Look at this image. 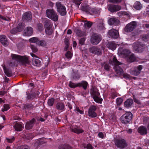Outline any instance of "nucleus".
I'll return each instance as SVG.
<instances>
[{
    "mask_svg": "<svg viewBox=\"0 0 149 149\" xmlns=\"http://www.w3.org/2000/svg\"><path fill=\"white\" fill-rule=\"evenodd\" d=\"M93 23L92 22L90 21H87L84 23V25L85 27L87 26L88 28H90L91 26Z\"/></svg>",
    "mask_w": 149,
    "mask_h": 149,
    "instance_id": "de8ad7c7",
    "label": "nucleus"
},
{
    "mask_svg": "<svg viewBox=\"0 0 149 149\" xmlns=\"http://www.w3.org/2000/svg\"><path fill=\"white\" fill-rule=\"evenodd\" d=\"M45 31L46 33L48 35H51L52 33V27L51 28H45Z\"/></svg>",
    "mask_w": 149,
    "mask_h": 149,
    "instance_id": "58836bf2",
    "label": "nucleus"
},
{
    "mask_svg": "<svg viewBox=\"0 0 149 149\" xmlns=\"http://www.w3.org/2000/svg\"><path fill=\"white\" fill-rule=\"evenodd\" d=\"M143 67L141 65H139L137 67L134 68V69L130 71V73L134 75L137 76L139 74L141 71Z\"/></svg>",
    "mask_w": 149,
    "mask_h": 149,
    "instance_id": "f3484780",
    "label": "nucleus"
},
{
    "mask_svg": "<svg viewBox=\"0 0 149 149\" xmlns=\"http://www.w3.org/2000/svg\"><path fill=\"white\" fill-rule=\"evenodd\" d=\"M56 108L59 110H63L64 108V105L63 103H58L56 105Z\"/></svg>",
    "mask_w": 149,
    "mask_h": 149,
    "instance_id": "f704fd0d",
    "label": "nucleus"
},
{
    "mask_svg": "<svg viewBox=\"0 0 149 149\" xmlns=\"http://www.w3.org/2000/svg\"><path fill=\"white\" fill-rule=\"evenodd\" d=\"M32 64L36 66L39 67L41 65V61L38 59V58H33L32 61Z\"/></svg>",
    "mask_w": 149,
    "mask_h": 149,
    "instance_id": "b1692460",
    "label": "nucleus"
},
{
    "mask_svg": "<svg viewBox=\"0 0 149 149\" xmlns=\"http://www.w3.org/2000/svg\"><path fill=\"white\" fill-rule=\"evenodd\" d=\"M137 24L135 21H132L127 24L124 28V31L126 32L132 31L136 28Z\"/></svg>",
    "mask_w": 149,
    "mask_h": 149,
    "instance_id": "6e6552de",
    "label": "nucleus"
},
{
    "mask_svg": "<svg viewBox=\"0 0 149 149\" xmlns=\"http://www.w3.org/2000/svg\"><path fill=\"white\" fill-rule=\"evenodd\" d=\"M71 130L72 132L78 134L83 132L84 131L82 129H80L78 127L72 129Z\"/></svg>",
    "mask_w": 149,
    "mask_h": 149,
    "instance_id": "473e14b6",
    "label": "nucleus"
},
{
    "mask_svg": "<svg viewBox=\"0 0 149 149\" xmlns=\"http://www.w3.org/2000/svg\"><path fill=\"white\" fill-rule=\"evenodd\" d=\"M66 57L68 58H71L72 57L71 52L70 51H68L65 54Z\"/></svg>",
    "mask_w": 149,
    "mask_h": 149,
    "instance_id": "6e6d98bb",
    "label": "nucleus"
},
{
    "mask_svg": "<svg viewBox=\"0 0 149 149\" xmlns=\"http://www.w3.org/2000/svg\"><path fill=\"white\" fill-rule=\"evenodd\" d=\"M123 99L120 98H119L117 99L116 100L117 105H120L122 103Z\"/></svg>",
    "mask_w": 149,
    "mask_h": 149,
    "instance_id": "3c124183",
    "label": "nucleus"
},
{
    "mask_svg": "<svg viewBox=\"0 0 149 149\" xmlns=\"http://www.w3.org/2000/svg\"><path fill=\"white\" fill-rule=\"evenodd\" d=\"M0 42L3 45L7 46L8 42L5 36L3 35H0Z\"/></svg>",
    "mask_w": 149,
    "mask_h": 149,
    "instance_id": "5701e85b",
    "label": "nucleus"
},
{
    "mask_svg": "<svg viewBox=\"0 0 149 149\" xmlns=\"http://www.w3.org/2000/svg\"><path fill=\"white\" fill-rule=\"evenodd\" d=\"M5 74L8 77H10L13 75L11 70L9 68H6L5 66L3 67Z\"/></svg>",
    "mask_w": 149,
    "mask_h": 149,
    "instance_id": "cd10ccee",
    "label": "nucleus"
},
{
    "mask_svg": "<svg viewBox=\"0 0 149 149\" xmlns=\"http://www.w3.org/2000/svg\"><path fill=\"white\" fill-rule=\"evenodd\" d=\"M89 50L90 53L98 56L101 55L102 53V49L97 46H92L89 49Z\"/></svg>",
    "mask_w": 149,
    "mask_h": 149,
    "instance_id": "9d476101",
    "label": "nucleus"
},
{
    "mask_svg": "<svg viewBox=\"0 0 149 149\" xmlns=\"http://www.w3.org/2000/svg\"><path fill=\"white\" fill-rule=\"evenodd\" d=\"M37 45L44 47L46 45V43L44 40L40 41L39 40L37 42Z\"/></svg>",
    "mask_w": 149,
    "mask_h": 149,
    "instance_id": "c03bdc74",
    "label": "nucleus"
},
{
    "mask_svg": "<svg viewBox=\"0 0 149 149\" xmlns=\"http://www.w3.org/2000/svg\"><path fill=\"white\" fill-rule=\"evenodd\" d=\"M29 41L30 42L33 43H36L37 45V42L39 41V40L36 37H33L30 38L29 39Z\"/></svg>",
    "mask_w": 149,
    "mask_h": 149,
    "instance_id": "49530a36",
    "label": "nucleus"
},
{
    "mask_svg": "<svg viewBox=\"0 0 149 149\" xmlns=\"http://www.w3.org/2000/svg\"><path fill=\"white\" fill-rule=\"evenodd\" d=\"M22 19L26 21H31L32 19V15L30 13L26 12L23 15Z\"/></svg>",
    "mask_w": 149,
    "mask_h": 149,
    "instance_id": "6ab92c4d",
    "label": "nucleus"
},
{
    "mask_svg": "<svg viewBox=\"0 0 149 149\" xmlns=\"http://www.w3.org/2000/svg\"><path fill=\"white\" fill-rule=\"evenodd\" d=\"M97 27L99 29H102L104 27L103 23L102 22L100 23L97 25Z\"/></svg>",
    "mask_w": 149,
    "mask_h": 149,
    "instance_id": "5fc2aeb1",
    "label": "nucleus"
},
{
    "mask_svg": "<svg viewBox=\"0 0 149 149\" xmlns=\"http://www.w3.org/2000/svg\"><path fill=\"white\" fill-rule=\"evenodd\" d=\"M31 48L33 52L35 53L37 52L38 49L37 47L33 44L31 45Z\"/></svg>",
    "mask_w": 149,
    "mask_h": 149,
    "instance_id": "8fccbe9b",
    "label": "nucleus"
},
{
    "mask_svg": "<svg viewBox=\"0 0 149 149\" xmlns=\"http://www.w3.org/2000/svg\"><path fill=\"white\" fill-rule=\"evenodd\" d=\"M97 13V11L95 9H90V13H89V14L92 15V13L96 14Z\"/></svg>",
    "mask_w": 149,
    "mask_h": 149,
    "instance_id": "e2e57ef3",
    "label": "nucleus"
},
{
    "mask_svg": "<svg viewBox=\"0 0 149 149\" xmlns=\"http://www.w3.org/2000/svg\"><path fill=\"white\" fill-rule=\"evenodd\" d=\"M85 40V38L83 37L81 38L79 41V44L81 45H83L84 44Z\"/></svg>",
    "mask_w": 149,
    "mask_h": 149,
    "instance_id": "4d7b16f0",
    "label": "nucleus"
},
{
    "mask_svg": "<svg viewBox=\"0 0 149 149\" xmlns=\"http://www.w3.org/2000/svg\"><path fill=\"white\" fill-rule=\"evenodd\" d=\"M24 44L22 42H20L17 44V47L19 49H22L24 47Z\"/></svg>",
    "mask_w": 149,
    "mask_h": 149,
    "instance_id": "603ef678",
    "label": "nucleus"
},
{
    "mask_svg": "<svg viewBox=\"0 0 149 149\" xmlns=\"http://www.w3.org/2000/svg\"><path fill=\"white\" fill-rule=\"evenodd\" d=\"M109 10L111 13H113L118 11L121 9V6L117 5L109 4L107 6Z\"/></svg>",
    "mask_w": 149,
    "mask_h": 149,
    "instance_id": "ddd939ff",
    "label": "nucleus"
},
{
    "mask_svg": "<svg viewBox=\"0 0 149 149\" xmlns=\"http://www.w3.org/2000/svg\"><path fill=\"white\" fill-rule=\"evenodd\" d=\"M47 16L54 21H57L58 16L53 9H47L46 10Z\"/></svg>",
    "mask_w": 149,
    "mask_h": 149,
    "instance_id": "423d86ee",
    "label": "nucleus"
},
{
    "mask_svg": "<svg viewBox=\"0 0 149 149\" xmlns=\"http://www.w3.org/2000/svg\"><path fill=\"white\" fill-rule=\"evenodd\" d=\"M117 14L119 17L123 15H126L128 17H130V15L127 12L125 11H120L117 13Z\"/></svg>",
    "mask_w": 149,
    "mask_h": 149,
    "instance_id": "ea45409f",
    "label": "nucleus"
},
{
    "mask_svg": "<svg viewBox=\"0 0 149 149\" xmlns=\"http://www.w3.org/2000/svg\"><path fill=\"white\" fill-rule=\"evenodd\" d=\"M134 8L137 10H140L142 8L141 4L138 1L136 2L134 5Z\"/></svg>",
    "mask_w": 149,
    "mask_h": 149,
    "instance_id": "e433bc0d",
    "label": "nucleus"
},
{
    "mask_svg": "<svg viewBox=\"0 0 149 149\" xmlns=\"http://www.w3.org/2000/svg\"><path fill=\"white\" fill-rule=\"evenodd\" d=\"M14 139H15L14 138V137H13V138L11 139L6 138L7 141L10 143H12Z\"/></svg>",
    "mask_w": 149,
    "mask_h": 149,
    "instance_id": "69168bd1",
    "label": "nucleus"
},
{
    "mask_svg": "<svg viewBox=\"0 0 149 149\" xmlns=\"http://www.w3.org/2000/svg\"><path fill=\"white\" fill-rule=\"evenodd\" d=\"M59 149H72V148L68 145L62 144L59 146Z\"/></svg>",
    "mask_w": 149,
    "mask_h": 149,
    "instance_id": "72a5a7b5",
    "label": "nucleus"
},
{
    "mask_svg": "<svg viewBox=\"0 0 149 149\" xmlns=\"http://www.w3.org/2000/svg\"><path fill=\"white\" fill-rule=\"evenodd\" d=\"M130 53V52L128 50L122 48H119L118 50V55L123 57L128 56Z\"/></svg>",
    "mask_w": 149,
    "mask_h": 149,
    "instance_id": "f8f14e48",
    "label": "nucleus"
},
{
    "mask_svg": "<svg viewBox=\"0 0 149 149\" xmlns=\"http://www.w3.org/2000/svg\"><path fill=\"white\" fill-rule=\"evenodd\" d=\"M108 34L111 38L114 39H116L119 36L118 31L115 29L109 30Z\"/></svg>",
    "mask_w": 149,
    "mask_h": 149,
    "instance_id": "2eb2a0df",
    "label": "nucleus"
},
{
    "mask_svg": "<svg viewBox=\"0 0 149 149\" xmlns=\"http://www.w3.org/2000/svg\"><path fill=\"white\" fill-rule=\"evenodd\" d=\"M38 29L40 31H42L43 29V26L42 24L39 23L38 24Z\"/></svg>",
    "mask_w": 149,
    "mask_h": 149,
    "instance_id": "864d4df0",
    "label": "nucleus"
},
{
    "mask_svg": "<svg viewBox=\"0 0 149 149\" xmlns=\"http://www.w3.org/2000/svg\"><path fill=\"white\" fill-rule=\"evenodd\" d=\"M101 65L102 67H103L104 69L105 70L107 71L109 70L110 66L108 64L104 63H101Z\"/></svg>",
    "mask_w": 149,
    "mask_h": 149,
    "instance_id": "37998d69",
    "label": "nucleus"
},
{
    "mask_svg": "<svg viewBox=\"0 0 149 149\" xmlns=\"http://www.w3.org/2000/svg\"><path fill=\"white\" fill-rule=\"evenodd\" d=\"M44 27L45 28H51L52 27V23L50 20L47 19L45 22Z\"/></svg>",
    "mask_w": 149,
    "mask_h": 149,
    "instance_id": "2f4dec72",
    "label": "nucleus"
},
{
    "mask_svg": "<svg viewBox=\"0 0 149 149\" xmlns=\"http://www.w3.org/2000/svg\"><path fill=\"white\" fill-rule=\"evenodd\" d=\"M36 122V120L34 118L26 122L25 128L27 130H30L32 128Z\"/></svg>",
    "mask_w": 149,
    "mask_h": 149,
    "instance_id": "a211bd4d",
    "label": "nucleus"
},
{
    "mask_svg": "<svg viewBox=\"0 0 149 149\" xmlns=\"http://www.w3.org/2000/svg\"><path fill=\"white\" fill-rule=\"evenodd\" d=\"M74 3L76 4L77 6H79L81 3L80 2V1L78 0H74Z\"/></svg>",
    "mask_w": 149,
    "mask_h": 149,
    "instance_id": "338daca9",
    "label": "nucleus"
},
{
    "mask_svg": "<svg viewBox=\"0 0 149 149\" xmlns=\"http://www.w3.org/2000/svg\"><path fill=\"white\" fill-rule=\"evenodd\" d=\"M138 131L141 135H145L147 133L146 128L143 126L139 127L138 129Z\"/></svg>",
    "mask_w": 149,
    "mask_h": 149,
    "instance_id": "4be33fe9",
    "label": "nucleus"
},
{
    "mask_svg": "<svg viewBox=\"0 0 149 149\" xmlns=\"http://www.w3.org/2000/svg\"><path fill=\"white\" fill-rule=\"evenodd\" d=\"M20 149H30L29 146L27 145L22 146H20Z\"/></svg>",
    "mask_w": 149,
    "mask_h": 149,
    "instance_id": "052dcab7",
    "label": "nucleus"
},
{
    "mask_svg": "<svg viewBox=\"0 0 149 149\" xmlns=\"http://www.w3.org/2000/svg\"><path fill=\"white\" fill-rule=\"evenodd\" d=\"M65 43L66 45L69 46V41L68 39L67 38L65 39Z\"/></svg>",
    "mask_w": 149,
    "mask_h": 149,
    "instance_id": "774afa93",
    "label": "nucleus"
},
{
    "mask_svg": "<svg viewBox=\"0 0 149 149\" xmlns=\"http://www.w3.org/2000/svg\"><path fill=\"white\" fill-rule=\"evenodd\" d=\"M133 98L135 102L136 103H137L138 104H140V101L136 99V98L135 97V96L134 95H133Z\"/></svg>",
    "mask_w": 149,
    "mask_h": 149,
    "instance_id": "0e129e2a",
    "label": "nucleus"
},
{
    "mask_svg": "<svg viewBox=\"0 0 149 149\" xmlns=\"http://www.w3.org/2000/svg\"><path fill=\"white\" fill-rule=\"evenodd\" d=\"M107 46L110 49L114 50L116 48V44L112 42H108L107 45Z\"/></svg>",
    "mask_w": 149,
    "mask_h": 149,
    "instance_id": "c756f323",
    "label": "nucleus"
},
{
    "mask_svg": "<svg viewBox=\"0 0 149 149\" xmlns=\"http://www.w3.org/2000/svg\"><path fill=\"white\" fill-rule=\"evenodd\" d=\"M54 99L53 98H52L48 100L47 103L48 105L50 106H52L54 102Z\"/></svg>",
    "mask_w": 149,
    "mask_h": 149,
    "instance_id": "a18cd8bd",
    "label": "nucleus"
},
{
    "mask_svg": "<svg viewBox=\"0 0 149 149\" xmlns=\"http://www.w3.org/2000/svg\"><path fill=\"white\" fill-rule=\"evenodd\" d=\"M101 40V38L100 36L96 33L93 34L91 38V42L93 45H97Z\"/></svg>",
    "mask_w": 149,
    "mask_h": 149,
    "instance_id": "1a4fd4ad",
    "label": "nucleus"
},
{
    "mask_svg": "<svg viewBox=\"0 0 149 149\" xmlns=\"http://www.w3.org/2000/svg\"><path fill=\"white\" fill-rule=\"evenodd\" d=\"M96 109V107L95 106H92L90 107L88 113L89 116L91 118H95L97 116V113L95 112Z\"/></svg>",
    "mask_w": 149,
    "mask_h": 149,
    "instance_id": "dca6fc26",
    "label": "nucleus"
},
{
    "mask_svg": "<svg viewBox=\"0 0 149 149\" xmlns=\"http://www.w3.org/2000/svg\"><path fill=\"white\" fill-rule=\"evenodd\" d=\"M56 6L57 12L62 16H65L67 13V11L65 6L60 2L56 3Z\"/></svg>",
    "mask_w": 149,
    "mask_h": 149,
    "instance_id": "7ed1b4c3",
    "label": "nucleus"
},
{
    "mask_svg": "<svg viewBox=\"0 0 149 149\" xmlns=\"http://www.w3.org/2000/svg\"><path fill=\"white\" fill-rule=\"evenodd\" d=\"M17 32H18V30H17V29L16 28L13 29L10 31V33L12 34H15Z\"/></svg>",
    "mask_w": 149,
    "mask_h": 149,
    "instance_id": "13d9d810",
    "label": "nucleus"
},
{
    "mask_svg": "<svg viewBox=\"0 0 149 149\" xmlns=\"http://www.w3.org/2000/svg\"><path fill=\"white\" fill-rule=\"evenodd\" d=\"M24 27V26L22 23H19L16 28L17 29V30H18V32H20L23 30Z\"/></svg>",
    "mask_w": 149,
    "mask_h": 149,
    "instance_id": "a19ab883",
    "label": "nucleus"
},
{
    "mask_svg": "<svg viewBox=\"0 0 149 149\" xmlns=\"http://www.w3.org/2000/svg\"><path fill=\"white\" fill-rule=\"evenodd\" d=\"M11 56L12 59L9 62V65L11 66H17L18 62L21 63L22 64H30L28 58L26 56H22L14 54H11Z\"/></svg>",
    "mask_w": 149,
    "mask_h": 149,
    "instance_id": "f257e3e1",
    "label": "nucleus"
},
{
    "mask_svg": "<svg viewBox=\"0 0 149 149\" xmlns=\"http://www.w3.org/2000/svg\"><path fill=\"white\" fill-rule=\"evenodd\" d=\"M33 32V28L30 27H28L24 30L23 34L25 36H29L32 34Z\"/></svg>",
    "mask_w": 149,
    "mask_h": 149,
    "instance_id": "aec40b11",
    "label": "nucleus"
},
{
    "mask_svg": "<svg viewBox=\"0 0 149 149\" xmlns=\"http://www.w3.org/2000/svg\"><path fill=\"white\" fill-rule=\"evenodd\" d=\"M132 117V114L130 112H127L120 118L121 122L124 124H127L131 121Z\"/></svg>",
    "mask_w": 149,
    "mask_h": 149,
    "instance_id": "39448f33",
    "label": "nucleus"
},
{
    "mask_svg": "<svg viewBox=\"0 0 149 149\" xmlns=\"http://www.w3.org/2000/svg\"><path fill=\"white\" fill-rule=\"evenodd\" d=\"M33 137V136L32 134H29L24 135L23 138L25 139L28 140L32 139Z\"/></svg>",
    "mask_w": 149,
    "mask_h": 149,
    "instance_id": "79ce46f5",
    "label": "nucleus"
},
{
    "mask_svg": "<svg viewBox=\"0 0 149 149\" xmlns=\"http://www.w3.org/2000/svg\"><path fill=\"white\" fill-rule=\"evenodd\" d=\"M15 130L17 131H19L22 130L23 126L20 123H16L14 126Z\"/></svg>",
    "mask_w": 149,
    "mask_h": 149,
    "instance_id": "bb28decb",
    "label": "nucleus"
},
{
    "mask_svg": "<svg viewBox=\"0 0 149 149\" xmlns=\"http://www.w3.org/2000/svg\"><path fill=\"white\" fill-rule=\"evenodd\" d=\"M90 92L91 95L93 96V97L95 102L99 103H101L102 99V98H100L98 97L100 93L98 92L97 88L92 87Z\"/></svg>",
    "mask_w": 149,
    "mask_h": 149,
    "instance_id": "20e7f679",
    "label": "nucleus"
},
{
    "mask_svg": "<svg viewBox=\"0 0 149 149\" xmlns=\"http://www.w3.org/2000/svg\"><path fill=\"white\" fill-rule=\"evenodd\" d=\"M115 144L117 147L122 149L125 148L127 146L125 141L123 139H116Z\"/></svg>",
    "mask_w": 149,
    "mask_h": 149,
    "instance_id": "9b49d317",
    "label": "nucleus"
},
{
    "mask_svg": "<svg viewBox=\"0 0 149 149\" xmlns=\"http://www.w3.org/2000/svg\"><path fill=\"white\" fill-rule=\"evenodd\" d=\"M109 63L113 65H114L113 68L117 74H121L123 73V70L120 66H119V65L121 64V63L117 60L116 57H113L112 61H110Z\"/></svg>",
    "mask_w": 149,
    "mask_h": 149,
    "instance_id": "f03ea898",
    "label": "nucleus"
},
{
    "mask_svg": "<svg viewBox=\"0 0 149 149\" xmlns=\"http://www.w3.org/2000/svg\"><path fill=\"white\" fill-rule=\"evenodd\" d=\"M145 45L140 43H136L134 44V49L136 52L141 53L145 47Z\"/></svg>",
    "mask_w": 149,
    "mask_h": 149,
    "instance_id": "4468645a",
    "label": "nucleus"
},
{
    "mask_svg": "<svg viewBox=\"0 0 149 149\" xmlns=\"http://www.w3.org/2000/svg\"><path fill=\"white\" fill-rule=\"evenodd\" d=\"M82 10L87 13H90V8L88 6H83L82 7Z\"/></svg>",
    "mask_w": 149,
    "mask_h": 149,
    "instance_id": "4c0bfd02",
    "label": "nucleus"
},
{
    "mask_svg": "<svg viewBox=\"0 0 149 149\" xmlns=\"http://www.w3.org/2000/svg\"><path fill=\"white\" fill-rule=\"evenodd\" d=\"M133 103V100L132 99L127 100L124 102L125 107L127 108L130 107Z\"/></svg>",
    "mask_w": 149,
    "mask_h": 149,
    "instance_id": "393cba45",
    "label": "nucleus"
},
{
    "mask_svg": "<svg viewBox=\"0 0 149 149\" xmlns=\"http://www.w3.org/2000/svg\"><path fill=\"white\" fill-rule=\"evenodd\" d=\"M27 94V98L29 100L33 99L36 95V93L35 92L32 93H29Z\"/></svg>",
    "mask_w": 149,
    "mask_h": 149,
    "instance_id": "c9c22d12",
    "label": "nucleus"
},
{
    "mask_svg": "<svg viewBox=\"0 0 149 149\" xmlns=\"http://www.w3.org/2000/svg\"><path fill=\"white\" fill-rule=\"evenodd\" d=\"M3 107V109H2V111L3 112L8 110L10 108L9 105L8 104H4Z\"/></svg>",
    "mask_w": 149,
    "mask_h": 149,
    "instance_id": "09e8293b",
    "label": "nucleus"
},
{
    "mask_svg": "<svg viewBox=\"0 0 149 149\" xmlns=\"http://www.w3.org/2000/svg\"><path fill=\"white\" fill-rule=\"evenodd\" d=\"M88 84L87 82L85 81H83L81 83H78L77 84H75L72 83V81H70L69 84V86L71 88H74L77 87H81L82 86L84 90H86L87 88V87Z\"/></svg>",
    "mask_w": 149,
    "mask_h": 149,
    "instance_id": "0eeeda50",
    "label": "nucleus"
},
{
    "mask_svg": "<svg viewBox=\"0 0 149 149\" xmlns=\"http://www.w3.org/2000/svg\"><path fill=\"white\" fill-rule=\"evenodd\" d=\"M23 110L27 109L31 110L33 108L34 106L31 103H26L23 104Z\"/></svg>",
    "mask_w": 149,
    "mask_h": 149,
    "instance_id": "a878e982",
    "label": "nucleus"
},
{
    "mask_svg": "<svg viewBox=\"0 0 149 149\" xmlns=\"http://www.w3.org/2000/svg\"><path fill=\"white\" fill-rule=\"evenodd\" d=\"M136 58L134 54H131L127 59V61L128 62L132 63L134 62Z\"/></svg>",
    "mask_w": 149,
    "mask_h": 149,
    "instance_id": "c85d7f7f",
    "label": "nucleus"
},
{
    "mask_svg": "<svg viewBox=\"0 0 149 149\" xmlns=\"http://www.w3.org/2000/svg\"><path fill=\"white\" fill-rule=\"evenodd\" d=\"M84 148H86L87 149H93V148L90 144H87Z\"/></svg>",
    "mask_w": 149,
    "mask_h": 149,
    "instance_id": "bf43d9fd",
    "label": "nucleus"
},
{
    "mask_svg": "<svg viewBox=\"0 0 149 149\" xmlns=\"http://www.w3.org/2000/svg\"><path fill=\"white\" fill-rule=\"evenodd\" d=\"M122 0H110V1L111 2L113 3H119L121 2Z\"/></svg>",
    "mask_w": 149,
    "mask_h": 149,
    "instance_id": "680f3d73",
    "label": "nucleus"
},
{
    "mask_svg": "<svg viewBox=\"0 0 149 149\" xmlns=\"http://www.w3.org/2000/svg\"><path fill=\"white\" fill-rule=\"evenodd\" d=\"M108 22L110 25L115 26L118 25L119 21L116 18L113 17L109 19Z\"/></svg>",
    "mask_w": 149,
    "mask_h": 149,
    "instance_id": "412c9836",
    "label": "nucleus"
},
{
    "mask_svg": "<svg viewBox=\"0 0 149 149\" xmlns=\"http://www.w3.org/2000/svg\"><path fill=\"white\" fill-rule=\"evenodd\" d=\"M75 32H76L77 36L79 37L84 36L86 34L85 32L82 31L79 29H76L75 30Z\"/></svg>",
    "mask_w": 149,
    "mask_h": 149,
    "instance_id": "7c9ffc66",
    "label": "nucleus"
}]
</instances>
